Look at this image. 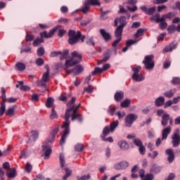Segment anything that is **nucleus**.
<instances>
[{"instance_id": "nucleus-1", "label": "nucleus", "mask_w": 180, "mask_h": 180, "mask_svg": "<svg viewBox=\"0 0 180 180\" xmlns=\"http://www.w3.org/2000/svg\"><path fill=\"white\" fill-rule=\"evenodd\" d=\"M75 101H77V98L72 97L71 101L67 103L68 109L65 113V121L61 126V129H63V131L60 141V146H63V144L65 143V140H67V137H68V134H70V117L71 116V112L75 110V109L78 108V105H74V103H75Z\"/></svg>"}, {"instance_id": "nucleus-2", "label": "nucleus", "mask_w": 180, "mask_h": 180, "mask_svg": "<svg viewBox=\"0 0 180 180\" xmlns=\"http://www.w3.org/2000/svg\"><path fill=\"white\" fill-rule=\"evenodd\" d=\"M81 61H82V55L77 51H73L72 53V57L70 59H66L64 70H65L67 72V70H68L70 67H74V65L81 63Z\"/></svg>"}, {"instance_id": "nucleus-3", "label": "nucleus", "mask_w": 180, "mask_h": 180, "mask_svg": "<svg viewBox=\"0 0 180 180\" xmlns=\"http://www.w3.org/2000/svg\"><path fill=\"white\" fill-rule=\"evenodd\" d=\"M154 55H148L145 56L144 60L142 62L145 65L146 70H153L155 66Z\"/></svg>"}, {"instance_id": "nucleus-4", "label": "nucleus", "mask_w": 180, "mask_h": 180, "mask_svg": "<svg viewBox=\"0 0 180 180\" xmlns=\"http://www.w3.org/2000/svg\"><path fill=\"white\" fill-rule=\"evenodd\" d=\"M70 53V51L68 49H65L63 51V52L61 51H52L50 54L51 58H54V57H58L60 56V60H65L67 58L68 54Z\"/></svg>"}, {"instance_id": "nucleus-5", "label": "nucleus", "mask_w": 180, "mask_h": 180, "mask_svg": "<svg viewBox=\"0 0 180 180\" xmlns=\"http://www.w3.org/2000/svg\"><path fill=\"white\" fill-rule=\"evenodd\" d=\"M139 116L136 114L131 113L125 117V126L127 127H131V124L137 120Z\"/></svg>"}, {"instance_id": "nucleus-6", "label": "nucleus", "mask_w": 180, "mask_h": 180, "mask_svg": "<svg viewBox=\"0 0 180 180\" xmlns=\"http://www.w3.org/2000/svg\"><path fill=\"white\" fill-rule=\"evenodd\" d=\"M60 28H61V26L57 25L56 27L51 30L49 33H47V31H44L41 32L39 34L40 37L42 38L44 37V39H50V37H53V35L54 34V33H56V32H57V30H58V29H60Z\"/></svg>"}, {"instance_id": "nucleus-7", "label": "nucleus", "mask_w": 180, "mask_h": 180, "mask_svg": "<svg viewBox=\"0 0 180 180\" xmlns=\"http://www.w3.org/2000/svg\"><path fill=\"white\" fill-rule=\"evenodd\" d=\"M80 106H81V103H79L78 107H76V109H75L73 111H72V114L71 115V119H72V122H74V120H78L79 123H82V120H84L82 115H81L77 112V110H78V109H79Z\"/></svg>"}, {"instance_id": "nucleus-8", "label": "nucleus", "mask_w": 180, "mask_h": 180, "mask_svg": "<svg viewBox=\"0 0 180 180\" xmlns=\"http://www.w3.org/2000/svg\"><path fill=\"white\" fill-rule=\"evenodd\" d=\"M172 144L173 147H179L180 144V137H179V129H176V132H174L172 136Z\"/></svg>"}, {"instance_id": "nucleus-9", "label": "nucleus", "mask_w": 180, "mask_h": 180, "mask_svg": "<svg viewBox=\"0 0 180 180\" xmlns=\"http://www.w3.org/2000/svg\"><path fill=\"white\" fill-rule=\"evenodd\" d=\"M126 19H127L126 16H121L120 18H116L114 20V26L115 27L119 26L120 27L124 28V26L127 25V22H126ZM119 22H120V25H119Z\"/></svg>"}, {"instance_id": "nucleus-10", "label": "nucleus", "mask_w": 180, "mask_h": 180, "mask_svg": "<svg viewBox=\"0 0 180 180\" xmlns=\"http://www.w3.org/2000/svg\"><path fill=\"white\" fill-rule=\"evenodd\" d=\"M139 176L141 180H153L154 179V176L152 174H146V171L143 169L139 170Z\"/></svg>"}, {"instance_id": "nucleus-11", "label": "nucleus", "mask_w": 180, "mask_h": 180, "mask_svg": "<svg viewBox=\"0 0 180 180\" xmlns=\"http://www.w3.org/2000/svg\"><path fill=\"white\" fill-rule=\"evenodd\" d=\"M129 163L127 161L123 160L115 165L114 168L116 171L120 169H127L129 167Z\"/></svg>"}, {"instance_id": "nucleus-12", "label": "nucleus", "mask_w": 180, "mask_h": 180, "mask_svg": "<svg viewBox=\"0 0 180 180\" xmlns=\"http://www.w3.org/2000/svg\"><path fill=\"white\" fill-rule=\"evenodd\" d=\"M84 71V68L81 65H77L72 70H67L68 74H74L75 75H78Z\"/></svg>"}, {"instance_id": "nucleus-13", "label": "nucleus", "mask_w": 180, "mask_h": 180, "mask_svg": "<svg viewBox=\"0 0 180 180\" xmlns=\"http://www.w3.org/2000/svg\"><path fill=\"white\" fill-rule=\"evenodd\" d=\"M172 128L171 126H167L166 128L162 130V140H167L168 136L171 134Z\"/></svg>"}, {"instance_id": "nucleus-14", "label": "nucleus", "mask_w": 180, "mask_h": 180, "mask_svg": "<svg viewBox=\"0 0 180 180\" xmlns=\"http://www.w3.org/2000/svg\"><path fill=\"white\" fill-rule=\"evenodd\" d=\"M42 151L44 153V159L47 160L50 157V155L51 154V148L49 147V145L44 144L42 145Z\"/></svg>"}, {"instance_id": "nucleus-15", "label": "nucleus", "mask_w": 180, "mask_h": 180, "mask_svg": "<svg viewBox=\"0 0 180 180\" xmlns=\"http://www.w3.org/2000/svg\"><path fill=\"white\" fill-rule=\"evenodd\" d=\"M165 153L168 155L167 161L171 164L175 160V155L174 154V150L172 148H168L165 150Z\"/></svg>"}, {"instance_id": "nucleus-16", "label": "nucleus", "mask_w": 180, "mask_h": 180, "mask_svg": "<svg viewBox=\"0 0 180 180\" xmlns=\"http://www.w3.org/2000/svg\"><path fill=\"white\" fill-rule=\"evenodd\" d=\"M100 34H101L102 37H103L106 42L110 41V40H112V35H110V33L106 32V30L103 29L100 30Z\"/></svg>"}, {"instance_id": "nucleus-17", "label": "nucleus", "mask_w": 180, "mask_h": 180, "mask_svg": "<svg viewBox=\"0 0 180 180\" xmlns=\"http://www.w3.org/2000/svg\"><path fill=\"white\" fill-rule=\"evenodd\" d=\"M59 127L58 126L55 127V128L51 131L50 139L47 140L48 143H53L56 139L57 133H58Z\"/></svg>"}, {"instance_id": "nucleus-18", "label": "nucleus", "mask_w": 180, "mask_h": 180, "mask_svg": "<svg viewBox=\"0 0 180 180\" xmlns=\"http://www.w3.org/2000/svg\"><path fill=\"white\" fill-rule=\"evenodd\" d=\"M170 118L171 116L168 113H165L163 115H162L161 124L163 126V127L168 125V122L169 121Z\"/></svg>"}, {"instance_id": "nucleus-19", "label": "nucleus", "mask_w": 180, "mask_h": 180, "mask_svg": "<svg viewBox=\"0 0 180 180\" xmlns=\"http://www.w3.org/2000/svg\"><path fill=\"white\" fill-rule=\"evenodd\" d=\"M131 78L134 81H136V82H141V81H144L146 77L143 74L135 73L132 74Z\"/></svg>"}, {"instance_id": "nucleus-20", "label": "nucleus", "mask_w": 180, "mask_h": 180, "mask_svg": "<svg viewBox=\"0 0 180 180\" xmlns=\"http://www.w3.org/2000/svg\"><path fill=\"white\" fill-rule=\"evenodd\" d=\"M165 103V98L160 96L155 100V105L158 108L162 106Z\"/></svg>"}, {"instance_id": "nucleus-21", "label": "nucleus", "mask_w": 180, "mask_h": 180, "mask_svg": "<svg viewBox=\"0 0 180 180\" xmlns=\"http://www.w3.org/2000/svg\"><path fill=\"white\" fill-rule=\"evenodd\" d=\"M124 97V93L123 91H116L114 96V99L116 102H120L121 99H123Z\"/></svg>"}, {"instance_id": "nucleus-22", "label": "nucleus", "mask_w": 180, "mask_h": 180, "mask_svg": "<svg viewBox=\"0 0 180 180\" xmlns=\"http://www.w3.org/2000/svg\"><path fill=\"white\" fill-rule=\"evenodd\" d=\"M123 27L117 26L115 30V37L116 38L122 39V34H123Z\"/></svg>"}, {"instance_id": "nucleus-23", "label": "nucleus", "mask_w": 180, "mask_h": 180, "mask_svg": "<svg viewBox=\"0 0 180 180\" xmlns=\"http://www.w3.org/2000/svg\"><path fill=\"white\" fill-rule=\"evenodd\" d=\"M18 108V105H14L12 107L8 108L6 111V116H13L15 115V110Z\"/></svg>"}, {"instance_id": "nucleus-24", "label": "nucleus", "mask_w": 180, "mask_h": 180, "mask_svg": "<svg viewBox=\"0 0 180 180\" xmlns=\"http://www.w3.org/2000/svg\"><path fill=\"white\" fill-rule=\"evenodd\" d=\"M6 176L8 178H15L16 176V169L11 168L6 172Z\"/></svg>"}, {"instance_id": "nucleus-25", "label": "nucleus", "mask_w": 180, "mask_h": 180, "mask_svg": "<svg viewBox=\"0 0 180 180\" xmlns=\"http://www.w3.org/2000/svg\"><path fill=\"white\" fill-rule=\"evenodd\" d=\"M118 146L120 147L121 150H129L130 147L126 141H120Z\"/></svg>"}, {"instance_id": "nucleus-26", "label": "nucleus", "mask_w": 180, "mask_h": 180, "mask_svg": "<svg viewBox=\"0 0 180 180\" xmlns=\"http://www.w3.org/2000/svg\"><path fill=\"white\" fill-rule=\"evenodd\" d=\"M174 49H176V44L174 42L171 43L169 46H166L163 49V53H169V51H172Z\"/></svg>"}, {"instance_id": "nucleus-27", "label": "nucleus", "mask_w": 180, "mask_h": 180, "mask_svg": "<svg viewBox=\"0 0 180 180\" xmlns=\"http://www.w3.org/2000/svg\"><path fill=\"white\" fill-rule=\"evenodd\" d=\"M176 92V90L175 89H170L169 91L165 92L164 96L166 98H172V96H174V95L175 94Z\"/></svg>"}, {"instance_id": "nucleus-28", "label": "nucleus", "mask_w": 180, "mask_h": 180, "mask_svg": "<svg viewBox=\"0 0 180 180\" xmlns=\"http://www.w3.org/2000/svg\"><path fill=\"white\" fill-rule=\"evenodd\" d=\"M54 105V98L51 97H49L45 103V105L46 108H51Z\"/></svg>"}, {"instance_id": "nucleus-29", "label": "nucleus", "mask_w": 180, "mask_h": 180, "mask_svg": "<svg viewBox=\"0 0 180 180\" xmlns=\"http://www.w3.org/2000/svg\"><path fill=\"white\" fill-rule=\"evenodd\" d=\"M15 68L18 71H25V70H26V65L23 63L18 62L15 64Z\"/></svg>"}, {"instance_id": "nucleus-30", "label": "nucleus", "mask_w": 180, "mask_h": 180, "mask_svg": "<svg viewBox=\"0 0 180 180\" xmlns=\"http://www.w3.org/2000/svg\"><path fill=\"white\" fill-rule=\"evenodd\" d=\"M86 2L87 4L92 5L93 6H101L99 0H86Z\"/></svg>"}, {"instance_id": "nucleus-31", "label": "nucleus", "mask_w": 180, "mask_h": 180, "mask_svg": "<svg viewBox=\"0 0 180 180\" xmlns=\"http://www.w3.org/2000/svg\"><path fill=\"white\" fill-rule=\"evenodd\" d=\"M79 41V39L77 37H69L68 43L70 46H74V44H77Z\"/></svg>"}, {"instance_id": "nucleus-32", "label": "nucleus", "mask_w": 180, "mask_h": 180, "mask_svg": "<svg viewBox=\"0 0 180 180\" xmlns=\"http://www.w3.org/2000/svg\"><path fill=\"white\" fill-rule=\"evenodd\" d=\"M37 139H39V132H37V131H32V135L30 137L29 141H35L36 140H37Z\"/></svg>"}, {"instance_id": "nucleus-33", "label": "nucleus", "mask_w": 180, "mask_h": 180, "mask_svg": "<svg viewBox=\"0 0 180 180\" xmlns=\"http://www.w3.org/2000/svg\"><path fill=\"white\" fill-rule=\"evenodd\" d=\"M117 126H119V120H115L110 123V128L111 133H113V131H115Z\"/></svg>"}, {"instance_id": "nucleus-34", "label": "nucleus", "mask_w": 180, "mask_h": 180, "mask_svg": "<svg viewBox=\"0 0 180 180\" xmlns=\"http://www.w3.org/2000/svg\"><path fill=\"white\" fill-rule=\"evenodd\" d=\"M160 13H156L154 15L151 16L149 20H150V22H156V23H160Z\"/></svg>"}, {"instance_id": "nucleus-35", "label": "nucleus", "mask_w": 180, "mask_h": 180, "mask_svg": "<svg viewBox=\"0 0 180 180\" xmlns=\"http://www.w3.org/2000/svg\"><path fill=\"white\" fill-rule=\"evenodd\" d=\"M59 162H60V168H64L65 165V158H64V154L63 153L60 154Z\"/></svg>"}, {"instance_id": "nucleus-36", "label": "nucleus", "mask_w": 180, "mask_h": 180, "mask_svg": "<svg viewBox=\"0 0 180 180\" xmlns=\"http://www.w3.org/2000/svg\"><path fill=\"white\" fill-rule=\"evenodd\" d=\"M150 171L153 174H158V172H161V167L157 165H153L150 169Z\"/></svg>"}, {"instance_id": "nucleus-37", "label": "nucleus", "mask_w": 180, "mask_h": 180, "mask_svg": "<svg viewBox=\"0 0 180 180\" xmlns=\"http://www.w3.org/2000/svg\"><path fill=\"white\" fill-rule=\"evenodd\" d=\"M6 101H1L0 107V116H3L4 113L6 110V105L5 104Z\"/></svg>"}, {"instance_id": "nucleus-38", "label": "nucleus", "mask_w": 180, "mask_h": 180, "mask_svg": "<svg viewBox=\"0 0 180 180\" xmlns=\"http://www.w3.org/2000/svg\"><path fill=\"white\" fill-rule=\"evenodd\" d=\"M40 43H44V39L43 37H41V38H37L35 40L33 41V46L34 47H37Z\"/></svg>"}, {"instance_id": "nucleus-39", "label": "nucleus", "mask_w": 180, "mask_h": 180, "mask_svg": "<svg viewBox=\"0 0 180 180\" xmlns=\"http://www.w3.org/2000/svg\"><path fill=\"white\" fill-rule=\"evenodd\" d=\"M143 34H144V30L142 28H140L136 31V33L134 35V37L135 39H139V37H141Z\"/></svg>"}, {"instance_id": "nucleus-40", "label": "nucleus", "mask_w": 180, "mask_h": 180, "mask_svg": "<svg viewBox=\"0 0 180 180\" xmlns=\"http://www.w3.org/2000/svg\"><path fill=\"white\" fill-rule=\"evenodd\" d=\"M44 53H46V51L44 50V47L43 46H41L37 51V54L38 57H43V56H44Z\"/></svg>"}, {"instance_id": "nucleus-41", "label": "nucleus", "mask_w": 180, "mask_h": 180, "mask_svg": "<svg viewBox=\"0 0 180 180\" xmlns=\"http://www.w3.org/2000/svg\"><path fill=\"white\" fill-rule=\"evenodd\" d=\"M171 84H172L173 85H180V77H172Z\"/></svg>"}, {"instance_id": "nucleus-42", "label": "nucleus", "mask_w": 180, "mask_h": 180, "mask_svg": "<svg viewBox=\"0 0 180 180\" xmlns=\"http://www.w3.org/2000/svg\"><path fill=\"white\" fill-rule=\"evenodd\" d=\"M131 102V101L126 98L124 101L121 103L120 106L121 108H128Z\"/></svg>"}, {"instance_id": "nucleus-43", "label": "nucleus", "mask_w": 180, "mask_h": 180, "mask_svg": "<svg viewBox=\"0 0 180 180\" xmlns=\"http://www.w3.org/2000/svg\"><path fill=\"white\" fill-rule=\"evenodd\" d=\"M41 79L43 82H47V81H50V73L44 72L42 75Z\"/></svg>"}, {"instance_id": "nucleus-44", "label": "nucleus", "mask_w": 180, "mask_h": 180, "mask_svg": "<svg viewBox=\"0 0 180 180\" xmlns=\"http://www.w3.org/2000/svg\"><path fill=\"white\" fill-rule=\"evenodd\" d=\"M25 169L26 172L30 174V172H32V169H33V166H32V164L30 162H27L25 167Z\"/></svg>"}, {"instance_id": "nucleus-45", "label": "nucleus", "mask_w": 180, "mask_h": 180, "mask_svg": "<svg viewBox=\"0 0 180 180\" xmlns=\"http://www.w3.org/2000/svg\"><path fill=\"white\" fill-rule=\"evenodd\" d=\"M159 27L161 30H165L168 26V23L165 21H160Z\"/></svg>"}, {"instance_id": "nucleus-46", "label": "nucleus", "mask_w": 180, "mask_h": 180, "mask_svg": "<svg viewBox=\"0 0 180 180\" xmlns=\"http://www.w3.org/2000/svg\"><path fill=\"white\" fill-rule=\"evenodd\" d=\"M107 112H108V115H110V116H113L115 115V112H116V108L110 106L108 108Z\"/></svg>"}, {"instance_id": "nucleus-47", "label": "nucleus", "mask_w": 180, "mask_h": 180, "mask_svg": "<svg viewBox=\"0 0 180 180\" xmlns=\"http://www.w3.org/2000/svg\"><path fill=\"white\" fill-rule=\"evenodd\" d=\"M109 133H112V131L110 130V128L109 127L106 126L103 130V134L104 137H106V136H108Z\"/></svg>"}, {"instance_id": "nucleus-48", "label": "nucleus", "mask_w": 180, "mask_h": 180, "mask_svg": "<svg viewBox=\"0 0 180 180\" xmlns=\"http://www.w3.org/2000/svg\"><path fill=\"white\" fill-rule=\"evenodd\" d=\"M1 99H2L1 102H6L8 98H6V94H5V88L1 87Z\"/></svg>"}, {"instance_id": "nucleus-49", "label": "nucleus", "mask_w": 180, "mask_h": 180, "mask_svg": "<svg viewBox=\"0 0 180 180\" xmlns=\"http://www.w3.org/2000/svg\"><path fill=\"white\" fill-rule=\"evenodd\" d=\"M103 72V70L101 68H96L94 70L91 72V75H96V74H101Z\"/></svg>"}, {"instance_id": "nucleus-50", "label": "nucleus", "mask_w": 180, "mask_h": 180, "mask_svg": "<svg viewBox=\"0 0 180 180\" xmlns=\"http://www.w3.org/2000/svg\"><path fill=\"white\" fill-rule=\"evenodd\" d=\"M175 25H172L167 27V32L169 34H172V33H175Z\"/></svg>"}, {"instance_id": "nucleus-51", "label": "nucleus", "mask_w": 180, "mask_h": 180, "mask_svg": "<svg viewBox=\"0 0 180 180\" xmlns=\"http://www.w3.org/2000/svg\"><path fill=\"white\" fill-rule=\"evenodd\" d=\"M57 117H58V115H57V112H56V110H54V108H52L51 112L50 115V118L53 120V119H57Z\"/></svg>"}, {"instance_id": "nucleus-52", "label": "nucleus", "mask_w": 180, "mask_h": 180, "mask_svg": "<svg viewBox=\"0 0 180 180\" xmlns=\"http://www.w3.org/2000/svg\"><path fill=\"white\" fill-rule=\"evenodd\" d=\"M84 92H88V94H92L94 92V86L92 85H89L88 87H84Z\"/></svg>"}, {"instance_id": "nucleus-53", "label": "nucleus", "mask_w": 180, "mask_h": 180, "mask_svg": "<svg viewBox=\"0 0 180 180\" xmlns=\"http://www.w3.org/2000/svg\"><path fill=\"white\" fill-rule=\"evenodd\" d=\"M75 150L78 152H81L84 150V145L81 143H78L75 146Z\"/></svg>"}, {"instance_id": "nucleus-54", "label": "nucleus", "mask_w": 180, "mask_h": 180, "mask_svg": "<svg viewBox=\"0 0 180 180\" xmlns=\"http://www.w3.org/2000/svg\"><path fill=\"white\" fill-rule=\"evenodd\" d=\"M134 144H135V146L137 147H141V146H143V141H141V140L139 139H134Z\"/></svg>"}, {"instance_id": "nucleus-55", "label": "nucleus", "mask_w": 180, "mask_h": 180, "mask_svg": "<svg viewBox=\"0 0 180 180\" xmlns=\"http://www.w3.org/2000/svg\"><path fill=\"white\" fill-rule=\"evenodd\" d=\"M115 115L118 116V119H123L126 116V112L124 111L120 112L117 111Z\"/></svg>"}, {"instance_id": "nucleus-56", "label": "nucleus", "mask_w": 180, "mask_h": 180, "mask_svg": "<svg viewBox=\"0 0 180 180\" xmlns=\"http://www.w3.org/2000/svg\"><path fill=\"white\" fill-rule=\"evenodd\" d=\"M36 64L39 67H41V65H43V64H44V60H43V58H39L36 60Z\"/></svg>"}, {"instance_id": "nucleus-57", "label": "nucleus", "mask_w": 180, "mask_h": 180, "mask_svg": "<svg viewBox=\"0 0 180 180\" xmlns=\"http://www.w3.org/2000/svg\"><path fill=\"white\" fill-rule=\"evenodd\" d=\"M89 10V4H87L86 2L85 1L84 6L82 8V11L83 12V13H86V12H88Z\"/></svg>"}, {"instance_id": "nucleus-58", "label": "nucleus", "mask_w": 180, "mask_h": 180, "mask_svg": "<svg viewBox=\"0 0 180 180\" xmlns=\"http://www.w3.org/2000/svg\"><path fill=\"white\" fill-rule=\"evenodd\" d=\"M86 44L88 46H95V41H94V38L91 37L86 41Z\"/></svg>"}, {"instance_id": "nucleus-59", "label": "nucleus", "mask_w": 180, "mask_h": 180, "mask_svg": "<svg viewBox=\"0 0 180 180\" xmlns=\"http://www.w3.org/2000/svg\"><path fill=\"white\" fill-rule=\"evenodd\" d=\"M110 58V56L109 55V53H105L103 55V58L101 60V63H106V61H108V60H109Z\"/></svg>"}, {"instance_id": "nucleus-60", "label": "nucleus", "mask_w": 180, "mask_h": 180, "mask_svg": "<svg viewBox=\"0 0 180 180\" xmlns=\"http://www.w3.org/2000/svg\"><path fill=\"white\" fill-rule=\"evenodd\" d=\"M91 179V175L87 174V175H83L81 177L77 176V180H88Z\"/></svg>"}, {"instance_id": "nucleus-61", "label": "nucleus", "mask_w": 180, "mask_h": 180, "mask_svg": "<svg viewBox=\"0 0 180 180\" xmlns=\"http://www.w3.org/2000/svg\"><path fill=\"white\" fill-rule=\"evenodd\" d=\"M141 70V66H136V68H132L133 74H139Z\"/></svg>"}, {"instance_id": "nucleus-62", "label": "nucleus", "mask_w": 180, "mask_h": 180, "mask_svg": "<svg viewBox=\"0 0 180 180\" xmlns=\"http://www.w3.org/2000/svg\"><path fill=\"white\" fill-rule=\"evenodd\" d=\"M155 7H151L148 8V11H146V15H153V13L155 12Z\"/></svg>"}, {"instance_id": "nucleus-63", "label": "nucleus", "mask_w": 180, "mask_h": 180, "mask_svg": "<svg viewBox=\"0 0 180 180\" xmlns=\"http://www.w3.org/2000/svg\"><path fill=\"white\" fill-rule=\"evenodd\" d=\"M27 157H29V155H27V151H26V150H23L21 152V155L20 157V158H26Z\"/></svg>"}, {"instance_id": "nucleus-64", "label": "nucleus", "mask_w": 180, "mask_h": 180, "mask_svg": "<svg viewBox=\"0 0 180 180\" xmlns=\"http://www.w3.org/2000/svg\"><path fill=\"white\" fill-rule=\"evenodd\" d=\"M174 178H175V174L170 173L169 174V176H167V179H165V180H174Z\"/></svg>"}]
</instances>
